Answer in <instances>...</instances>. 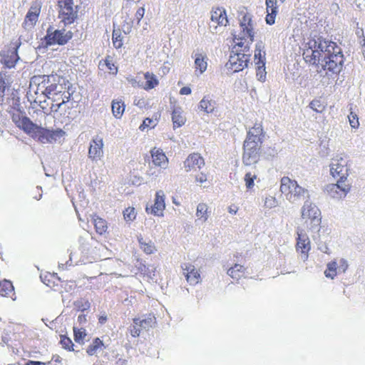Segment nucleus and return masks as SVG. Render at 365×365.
Listing matches in <instances>:
<instances>
[{
  "mask_svg": "<svg viewBox=\"0 0 365 365\" xmlns=\"http://www.w3.org/2000/svg\"><path fill=\"white\" fill-rule=\"evenodd\" d=\"M323 54L317 66L318 68H321L320 70H317L318 73H321L323 70L332 73H339L344 63V55L341 48L335 42L329 41L327 48L324 51Z\"/></svg>",
  "mask_w": 365,
  "mask_h": 365,
  "instance_id": "f257e3e1",
  "label": "nucleus"
},
{
  "mask_svg": "<svg viewBox=\"0 0 365 365\" xmlns=\"http://www.w3.org/2000/svg\"><path fill=\"white\" fill-rule=\"evenodd\" d=\"M280 191L285 195L286 199L293 204L310 198L309 191L289 177H283L281 179Z\"/></svg>",
  "mask_w": 365,
  "mask_h": 365,
  "instance_id": "f03ea898",
  "label": "nucleus"
},
{
  "mask_svg": "<svg viewBox=\"0 0 365 365\" xmlns=\"http://www.w3.org/2000/svg\"><path fill=\"white\" fill-rule=\"evenodd\" d=\"M329 41L318 36L309 39L305 45L303 58L307 63L319 66V61L324 55V51L327 48Z\"/></svg>",
  "mask_w": 365,
  "mask_h": 365,
  "instance_id": "7ed1b4c3",
  "label": "nucleus"
},
{
  "mask_svg": "<svg viewBox=\"0 0 365 365\" xmlns=\"http://www.w3.org/2000/svg\"><path fill=\"white\" fill-rule=\"evenodd\" d=\"M73 36V34L70 31L55 29L53 26H49L46 31V35L44 38L46 44L53 45L66 44Z\"/></svg>",
  "mask_w": 365,
  "mask_h": 365,
  "instance_id": "20e7f679",
  "label": "nucleus"
},
{
  "mask_svg": "<svg viewBox=\"0 0 365 365\" xmlns=\"http://www.w3.org/2000/svg\"><path fill=\"white\" fill-rule=\"evenodd\" d=\"M251 54L239 52L236 48V52L232 53L230 56L226 67L232 70L233 72H239L248 66L250 61Z\"/></svg>",
  "mask_w": 365,
  "mask_h": 365,
  "instance_id": "39448f33",
  "label": "nucleus"
},
{
  "mask_svg": "<svg viewBox=\"0 0 365 365\" xmlns=\"http://www.w3.org/2000/svg\"><path fill=\"white\" fill-rule=\"evenodd\" d=\"M350 190V185L341 180H338L336 183L327 185L324 187V192L330 197L335 200L344 198L349 192Z\"/></svg>",
  "mask_w": 365,
  "mask_h": 365,
  "instance_id": "423d86ee",
  "label": "nucleus"
},
{
  "mask_svg": "<svg viewBox=\"0 0 365 365\" xmlns=\"http://www.w3.org/2000/svg\"><path fill=\"white\" fill-rule=\"evenodd\" d=\"M260 147L261 145L257 144L255 140L252 142H244L242 162L245 165H252L257 163L259 158V151Z\"/></svg>",
  "mask_w": 365,
  "mask_h": 365,
  "instance_id": "0eeeda50",
  "label": "nucleus"
},
{
  "mask_svg": "<svg viewBox=\"0 0 365 365\" xmlns=\"http://www.w3.org/2000/svg\"><path fill=\"white\" fill-rule=\"evenodd\" d=\"M59 6V16L65 24L73 23L77 18V11L74 8L73 0H58Z\"/></svg>",
  "mask_w": 365,
  "mask_h": 365,
  "instance_id": "6e6552de",
  "label": "nucleus"
},
{
  "mask_svg": "<svg viewBox=\"0 0 365 365\" xmlns=\"http://www.w3.org/2000/svg\"><path fill=\"white\" fill-rule=\"evenodd\" d=\"M348 160L343 157H336L332 159L330 164V173L334 178L346 181L349 176Z\"/></svg>",
  "mask_w": 365,
  "mask_h": 365,
  "instance_id": "1a4fd4ad",
  "label": "nucleus"
},
{
  "mask_svg": "<svg viewBox=\"0 0 365 365\" xmlns=\"http://www.w3.org/2000/svg\"><path fill=\"white\" fill-rule=\"evenodd\" d=\"M65 135L62 129L49 130L41 126L39 127L34 139L42 143H53Z\"/></svg>",
  "mask_w": 365,
  "mask_h": 365,
  "instance_id": "9d476101",
  "label": "nucleus"
},
{
  "mask_svg": "<svg viewBox=\"0 0 365 365\" xmlns=\"http://www.w3.org/2000/svg\"><path fill=\"white\" fill-rule=\"evenodd\" d=\"M104 143L103 138L96 135L90 142L88 157L93 162H97L103 157Z\"/></svg>",
  "mask_w": 365,
  "mask_h": 365,
  "instance_id": "9b49d317",
  "label": "nucleus"
},
{
  "mask_svg": "<svg viewBox=\"0 0 365 365\" xmlns=\"http://www.w3.org/2000/svg\"><path fill=\"white\" fill-rule=\"evenodd\" d=\"M297 251L302 255L303 261H306L308 258V252L311 249L310 241L307 235L303 233L302 230L297 231Z\"/></svg>",
  "mask_w": 365,
  "mask_h": 365,
  "instance_id": "f8f14e48",
  "label": "nucleus"
},
{
  "mask_svg": "<svg viewBox=\"0 0 365 365\" xmlns=\"http://www.w3.org/2000/svg\"><path fill=\"white\" fill-rule=\"evenodd\" d=\"M40 11L41 5L37 2L34 3L27 12L23 23L24 29H31L34 26L38 21Z\"/></svg>",
  "mask_w": 365,
  "mask_h": 365,
  "instance_id": "ddd939ff",
  "label": "nucleus"
},
{
  "mask_svg": "<svg viewBox=\"0 0 365 365\" xmlns=\"http://www.w3.org/2000/svg\"><path fill=\"white\" fill-rule=\"evenodd\" d=\"M165 208V194L163 190H158L155 193V203L150 208L146 207V212L157 216H163Z\"/></svg>",
  "mask_w": 365,
  "mask_h": 365,
  "instance_id": "4468645a",
  "label": "nucleus"
},
{
  "mask_svg": "<svg viewBox=\"0 0 365 365\" xmlns=\"http://www.w3.org/2000/svg\"><path fill=\"white\" fill-rule=\"evenodd\" d=\"M16 126L22 129L25 133L30 135L34 139L36 135L37 131L40 126L34 123L26 116H18Z\"/></svg>",
  "mask_w": 365,
  "mask_h": 365,
  "instance_id": "2eb2a0df",
  "label": "nucleus"
},
{
  "mask_svg": "<svg viewBox=\"0 0 365 365\" xmlns=\"http://www.w3.org/2000/svg\"><path fill=\"white\" fill-rule=\"evenodd\" d=\"M301 215L305 221L312 219L314 216H320L321 211L318 207L313 203L310 200H306L301 209Z\"/></svg>",
  "mask_w": 365,
  "mask_h": 365,
  "instance_id": "dca6fc26",
  "label": "nucleus"
},
{
  "mask_svg": "<svg viewBox=\"0 0 365 365\" xmlns=\"http://www.w3.org/2000/svg\"><path fill=\"white\" fill-rule=\"evenodd\" d=\"M182 268L184 271L183 274L190 284L195 285L199 282L200 274L193 264L185 263L182 265Z\"/></svg>",
  "mask_w": 365,
  "mask_h": 365,
  "instance_id": "f3484780",
  "label": "nucleus"
},
{
  "mask_svg": "<svg viewBox=\"0 0 365 365\" xmlns=\"http://www.w3.org/2000/svg\"><path fill=\"white\" fill-rule=\"evenodd\" d=\"M204 165L205 161L203 158L197 153L190 154L184 162V167L186 172L200 169Z\"/></svg>",
  "mask_w": 365,
  "mask_h": 365,
  "instance_id": "a211bd4d",
  "label": "nucleus"
},
{
  "mask_svg": "<svg viewBox=\"0 0 365 365\" xmlns=\"http://www.w3.org/2000/svg\"><path fill=\"white\" fill-rule=\"evenodd\" d=\"M235 46L233 47L232 53L236 52V48L240 53H247L250 51V45L253 41H251V37H247L246 33H242V36L235 38L234 40Z\"/></svg>",
  "mask_w": 365,
  "mask_h": 365,
  "instance_id": "6ab92c4d",
  "label": "nucleus"
},
{
  "mask_svg": "<svg viewBox=\"0 0 365 365\" xmlns=\"http://www.w3.org/2000/svg\"><path fill=\"white\" fill-rule=\"evenodd\" d=\"M263 137L264 134L262 124L255 123V125L248 131L245 141L252 142L255 140L257 144L262 145Z\"/></svg>",
  "mask_w": 365,
  "mask_h": 365,
  "instance_id": "aec40b11",
  "label": "nucleus"
},
{
  "mask_svg": "<svg viewBox=\"0 0 365 365\" xmlns=\"http://www.w3.org/2000/svg\"><path fill=\"white\" fill-rule=\"evenodd\" d=\"M49 76H34L32 78V82L34 83H38V89L40 90L41 87L42 88H44L43 91H42L43 94L48 96V95L51 94L52 92H53L56 88L57 86L56 84H51L49 86H46V82L48 81Z\"/></svg>",
  "mask_w": 365,
  "mask_h": 365,
  "instance_id": "412c9836",
  "label": "nucleus"
},
{
  "mask_svg": "<svg viewBox=\"0 0 365 365\" xmlns=\"http://www.w3.org/2000/svg\"><path fill=\"white\" fill-rule=\"evenodd\" d=\"M240 27L242 33H246L247 37H251V41H254L253 24L250 14H245L240 20Z\"/></svg>",
  "mask_w": 365,
  "mask_h": 365,
  "instance_id": "4be33fe9",
  "label": "nucleus"
},
{
  "mask_svg": "<svg viewBox=\"0 0 365 365\" xmlns=\"http://www.w3.org/2000/svg\"><path fill=\"white\" fill-rule=\"evenodd\" d=\"M215 108L216 102L210 95L205 96L198 105V109L207 114L213 113Z\"/></svg>",
  "mask_w": 365,
  "mask_h": 365,
  "instance_id": "5701e85b",
  "label": "nucleus"
},
{
  "mask_svg": "<svg viewBox=\"0 0 365 365\" xmlns=\"http://www.w3.org/2000/svg\"><path fill=\"white\" fill-rule=\"evenodd\" d=\"M151 156L155 165L166 168L168 160L162 150L154 148L151 150Z\"/></svg>",
  "mask_w": 365,
  "mask_h": 365,
  "instance_id": "b1692460",
  "label": "nucleus"
},
{
  "mask_svg": "<svg viewBox=\"0 0 365 365\" xmlns=\"http://www.w3.org/2000/svg\"><path fill=\"white\" fill-rule=\"evenodd\" d=\"M267 12L266 22L269 25L274 24L277 13V0H266Z\"/></svg>",
  "mask_w": 365,
  "mask_h": 365,
  "instance_id": "393cba45",
  "label": "nucleus"
},
{
  "mask_svg": "<svg viewBox=\"0 0 365 365\" xmlns=\"http://www.w3.org/2000/svg\"><path fill=\"white\" fill-rule=\"evenodd\" d=\"M211 20L220 26H226L228 23L226 11L223 8H217L211 13Z\"/></svg>",
  "mask_w": 365,
  "mask_h": 365,
  "instance_id": "a878e982",
  "label": "nucleus"
},
{
  "mask_svg": "<svg viewBox=\"0 0 365 365\" xmlns=\"http://www.w3.org/2000/svg\"><path fill=\"white\" fill-rule=\"evenodd\" d=\"M195 58V68L200 71V73H203L207 67V57L202 53L196 52L192 56Z\"/></svg>",
  "mask_w": 365,
  "mask_h": 365,
  "instance_id": "bb28decb",
  "label": "nucleus"
},
{
  "mask_svg": "<svg viewBox=\"0 0 365 365\" xmlns=\"http://www.w3.org/2000/svg\"><path fill=\"white\" fill-rule=\"evenodd\" d=\"M172 120L174 128H179L185 123L186 118L182 115V110L180 107H175L172 113Z\"/></svg>",
  "mask_w": 365,
  "mask_h": 365,
  "instance_id": "cd10ccee",
  "label": "nucleus"
},
{
  "mask_svg": "<svg viewBox=\"0 0 365 365\" xmlns=\"http://www.w3.org/2000/svg\"><path fill=\"white\" fill-rule=\"evenodd\" d=\"M18 60V55L16 51L8 52L7 54H4L1 60V63H4L8 68H12L15 66L16 62Z\"/></svg>",
  "mask_w": 365,
  "mask_h": 365,
  "instance_id": "c85d7f7f",
  "label": "nucleus"
},
{
  "mask_svg": "<svg viewBox=\"0 0 365 365\" xmlns=\"http://www.w3.org/2000/svg\"><path fill=\"white\" fill-rule=\"evenodd\" d=\"M113 115L116 118H120L125 110L124 103L121 100H113L111 104Z\"/></svg>",
  "mask_w": 365,
  "mask_h": 365,
  "instance_id": "c756f323",
  "label": "nucleus"
},
{
  "mask_svg": "<svg viewBox=\"0 0 365 365\" xmlns=\"http://www.w3.org/2000/svg\"><path fill=\"white\" fill-rule=\"evenodd\" d=\"M138 240L140 248L143 250L145 253L150 255L156 251V248L154 243L152 242L150 240H148L147 242L146 240H144L142 236H138Z\"/></svg>",
  "mask_w": 365,
  "mask_h": 365,
  "instance_id": "7c9ffc66",
  "label": "nucleus"
},
{
  "mask_svg": "<svg viewBox=\"0 0 365 365\" xmlns=\"http://www.w3.org/2000/svg\"><path fill=\"white\" fill-rule=\"evenodd\" d=\"M322 217L320 216H314L312 219L307 220L305 223L309 230L313 232H318L320 230Z\"/></svg>",
  "mask_w": 365,
  "mask_h": 365,
  "instance_id": "2f4dec72",
  "label": "nucleus"
},
{
  "mask_svg": "<svg viewBox=\"0 0 365 365\" xmlns=\"http://www.w3.org/2000/svg\"><path fill=\"white\" fill-rule=\"evenodd\" d=\"M264 45L262 42H258L256 44L255 51V60L256 61L255 64L259 65L262 63H265L264 58L265 56L264 51H263Z\"/></svg>",
  "mask_w": 365,
  "mask_h": 365,
  "instance_id": "473e14b6",
  "label": "nucleus"
},
{
  "mask_svg": "<svg viewBox=\"0 0 365 365\" xmlns=\"http://www.w3.org/2000/svg\"><path fill=\"white\" fill-rule=\"evenodd\" d=\"M244 273L245 268L242 265L239 264H235L234 267H230L227 270V274L234 279H239L241 277L243 276Z\"/></svg>",
  "mask_w": 365,
  "mask_h": 365,
  "instance_id": "72a5a7b5",
  "label": "nucleus"
},
{
  "mask_svg": "<svg viewBox=\"0 0 365 365\" xmlns=\"http://www.w3.org/2000/svg\"><path fill=\"white\" fill-rule=\"evenodd\" d=\"M208 206L207 204L201 202L197 207L196 216L198 219H202L203 222H206L209 217Z\"/></svg>",
  "mask_w": 365,
  "mask_h": 365,
  "instance_id": "f704fd0d",
  "label": "nucleus"
},
{
  "mask_svg": "<svg viewBox=\"0 0 365 365\" xmlns=\"http://www.w3.org/2000/svg\"><path fill=\"white\" fill-rule=\"evenodd\" d=\"M93 221L97 233L102 235L106 232L108 227L105 220L96 217L93 218Z\"/></svg>",
  "mask_w": 365,
  "mask_h": 365,
  "instance_id": "c9c22d12",
  "label": "nucleus"
},
{
  "mask_svg": "<svg viewBox=\"0 0 365 365\" xmlns=\"http://www.w3.org/2000/svg\"><path fill=\"white\" fill-rule=\"evenodd\" d=\"M73 335L74 340L76 342L79 344H83L84 339L87 335L86 329L84 328H78L76 327H73Z\"/></svg>",
  "mask_w": 365,
  "mask_h": 365,
  "instance_id": "e433bc0d",
  "label": "nucleus"
},
{
  "mask_svg": "<svg viewBox=\"0 0 365 365\" xmlns=\"http://www.w3.org/2000/svg\"><path fill=\"white\" fill-rule=\"evenodd\" d=\"M103 346V341L99 338H96L93 340L92 344L88 346L86 352L88 355H94Z\"/></svg>",
  "mask_w": 365,
  "mask_h": 365,
  "instance_id": "4c0bfd02",
  "label": "nucleus"
},
{
  "mask_svg": "<svg viewBox=\"0 0 365 365\" xmlns=\"http://www.w3.org/2000/svg\"><path fill=\"white\" fill-rule=\"evenodd\" d=\"M145 79L146 80L145 86V89H152L158 84V80L153 73H150L148 72L145 73Z\"/></svg>",
  "mask_w": 365,
  "mask_h": 365,
  "instance_id": "58836bf2",
  "label": "nucleus"
},
{
  "mask_svg": "<svg viewBox=\"0 0 365 365\" xmlns=\"http://www.w3.org/2000/svg\"><path fill=\"white\" fill-rule=\"evenodd\" d=\"M337 263L335 261L331 262L327 264V269L324 271V274L327 277L334 279L336 275Z\"/></svg>",
  "mask_w": 365,
  "mask_h": 365,
  "instance_id": "ea45409f",
  "label": "nucleus"
},
{
  "mask_svg": "<svg viewBox=\"0 0 365 365\" xmlns=\"http://www.w3.org/2000/svg\"><path fill=\"white\" fill-rule=\"evenodd\" d=\"M60 344H61L62 348L64 349L69 351H74V344L72 340L66 335H61Z\"/></svg>",
  "mask_w": 365,
  "mask_h": 365,
  "instance_id": "a19ab883",
  "label": "nucleus"
},
{
  "mask_svg": "<svg viewBox=\"0 0 365 365\" xmlns=\"http://www.w3.org/2000/svg\"><path fill=\"white\" fill-rule=\"evenodd\" d=\"M145 322L146 321H139V322L134 321L133 324H132L129 329L130 333L133 337H136L140 335L141 328H142V324L143 322Z\"/></svg>",
  "mask_w": 365,
  "mask_h": 365,
  "instance_id": "79ce46f5",
  "label": "nucleus"
},
{
  "mask_svg": "<svg viewBox=\"0 0 365 365\" xmlns=\"http://www.w3.org/2000/svg\"><path fill=\"white\" fill-rule=\"evenodd\" d=\"M113 43L115 48H120L123 46V38L120 30L114 29L113 31Z\"/></svg>",
  "mask_w": 365,
  "mask_h": 365,
  "instance_id": "37998d69",
  "label": "nucleus"
},
{
  "mask_svg": "<svg viewBox=\"0 0 365 365\" xmlns=\"http://www.w3.org/2000/svg\"><path fill=\"white\" fill-rule=\"evenodd\" d=\"M257 178L256 174H252L250 172H248L245 174L244 180L245 182V185L247 189H251L254 187V181Z\"/></svg>",
  "mask_w": 365,
  "mask_h": 365,
  "instance_id": "c03bdc74",
  "label": "nucleus"
},
{
  "mask_svg": "<svg viewBox=\"0 0 365 365\" xmlns=\"http://www.w3.org/2000/svg\"><path fill=\"white\" fill-rule=\"evenodd\" d=\"M74 306L75 309L83 312L90 307V303L88 300L81 299L75 302Z\"/></svg>",
  "mask_w": 365,
  "mask_h": 365,
  "instance_id": "a18cd8bd",
  "label": "nucleus"
},
{
  "mask_svg": "<svg viewBox=\"0 0 365 365\" xmlns=\"http://www.w3.org/2000/svg\"><path fill=\"white\" fill-rule=\"evenodd\" d=\"M124 219L126 221H133L135 219L136 213L133 207H128L123 211Z\"/></svg>",
  "mask_w": 365,
  "mask_h": 365,
  "instance_id": "49530a36",
  "label": "nucleus"
},
{
  "mask_svg": "<svg viewBox=\"0 0 365 365\" xmlns=\"http://www.w3.org/2000/svg\"><path fill=\"white\" fill-rule=\"evenodd\" d=\"M278 205V201L273 196H267L264 200V207L269 209L274 208Z\"/></svg>",
  "mask_w": 365,
  "mask_h": 365,
  "instance_id": "de8ad7c7",
  "label": "nucleus"
},
{
  "mask_svg": "<svg viewBox=\"0 0 365 365\" xmlns=\"http://www.w3.org/2000/svg\"><path fill=\"white\" fill-rule=\"evenodd\" d=\"M257 76L261 81H264L266 78L265 63L257 65Z\"/></svg>",
  "mask_w": 365,
  "mask_h": 365,
  "instance_id": "09e8293b",
  "label": "nucleus"
},
{
  "mask_svg": "<svg viewBox=\"0 0 365 365\" xmlns=\"http://www.w3.org/2000/svg\"><path fill=\"white\" fill-rule=\"evenodd\" d=\"M1 290L5 292V294H9L14 291V287L10 281L4 280L0 283Z\"/></svg>",
  "mask_w": 365,
  "mask_h": 365,
  "instance_id": "8fccbe9b",
  "label": "nucleus"
},
{
  "mask_svg": "<svg viewBox=\"0 0 365 365\" xmlns=\"http://www.w3.org/2000/svg\"><path fill=\"white\" fill-rule=\"evenodd\" d=\"M5 88H6V82L4 80V75L2 73H0V102L3 101Z\"/></svg>",
  "mask_w": 365,
  "mask_h": 365,
  "instance_id": "3c124183",
  "label": "nucleus"
},
{
  "mask_svg": "<svg viewBox=\"0 0 365 365\" xmlns=\"http://www.w3.org/2000/svg\"><path fill=\"white\" fill-rule=\"evenodd\" d=\"M156 123L151 118H146L143 120V123L140 125L139 128L143 130L146 128H153Z\"/></svg>",
  "mask_w": 365,
  "mask_h": 365,
  "instance_id": "603ef678",
  "label": "nucleus"
},
{
  "mask_svg": "<svg viewBox=\"0 0 365 365\" xmlns=\"http://www.w3.org/2000/svg\"><path fill=\"white\" fill-rule=\"evenodd\" d=\"M348 266L349 265L347 261L345 259L341 258L339 259V265L337 266V269L339 270V272H341L344 273L347 269Z\"/></svg>",
  "mask_w": 365,
  "mask_h": 365,
  "instance_id": "864d4df0",
  "label": "nucleus"
},
{
  "mask_svg": "<svg viewBox=\"0 0 365 365\" xmlns=\"http://www.w3.org/2000/svg\"><path fill=\"white\" fill-rule=\"evenodd\" d=\"M349 123L350 125L354 128H358L359 123L358 120V118L356 115H354L352 113H351V115L349 116Z\"/></svg>",
  "mask_w": 365,
  "mask_h": 365,
  "instance_id": "5fc2aeb1",
  "label": "nucleus"
},
{
  "mask_svg": "<svg viewBox=\"0 0 365 365\" xmlns=\"http://www.w3.org/2000/svg\"><path fill=\"white\" fill-rule=\"evenodd\" d=\"M56 277V274H46L45 276H41L42 282L48 287L52 286L51 279L50 278Z\"/></svg>",
  "mask_w": 365,
  "mask_h": 365,
  "instance_id": "6e6d98bb",
  "label": "nucleus"
},
{
  "mask_svg": "<svg viewBox=\"0 0 365 365\" xmlns=\"http://www.w3.org/2000/svg\"><path fill=\"white\" fill-rule=\"evenodd\" d=\"M144 14H145V9L143 7H140L136 11L135 19H137L138 24H139L140 20L143 19Z\"/></svg>",
  "mask_w": 365,
  "mask_h": 365,
  "instance_id": "4d7b16f0",
  "label": "nucleus"
},
{
  "mask_svg": "<svg viewBox=\"0 0 365 365\" xmlns=\"http://www.w3.org/2000/svg\"><path fill=\"white\" fill-rule=\"evenodd\" d=\"M309 107L317 112L322 111V110L319 109V108L320 107V103L319 101H312L309 104Z\"/></svg>",
  "mask_w": 365,
  "mask_h": 365,
  "instance_id": "13d9d810",
  "label": "nucleus"
},
{
  "mask_svg": "<svg viewBox=\"0 0 365 365\" xmlns=\"http://www.w3.org/2000/svg\"><path fill=\"white\" fill-rule=\"evenodd\" d=\"M207 180V175L204 173H200L195 176V181L200 183H203Z\"/></svg>",
  "mask_w": 365,
  "mask_h": 365,
  "instance_id": "bf43d9fd",
  "label": "nucleus"
},
{
  "mask_svg": "<svg viewBox=\"0 0 365 365\" xmlns=\"http://www.w3.org/2000/svg\"><path fill=\"white\" fill-rule=\"evenodd\" d=\"M192 92L191 88L187 86H184L180 90V93L181 95H189Z\"/></svg>",
  "mask_w": 365,
  "mask_h": 365,
  "instance_id": "052dcab7",
  "label": "nucleus"
},
{
  "mask_svg": "<svg viewBox=\"0 0 365 365\" xmlns=\"http://www.w3.org/2000/svg\"><path fill=\"white\" fill-rule=\"evenodd\" d=\"M65 103L66 101L63 100V101L60 103L53 104L51 108L53 111L57 112Z\"/></svg>",
  "mask_w": 365,
  "mask_h": 365,
  "instance_id": "680f3d73",
  "label": "nucleus"
},
{
  "mask_svg": "<svg viewBox=\"0 0 365 365\" xmlns=\"http://www.w3.org/2000/svg\"><path fill=\"white\" fill-rule=\"evenodd\" d=\"M318 249L324 253L329 254V249L325 243L322 245H319Z\"/></svg>",
  "mask_w": 365,
  "mask_h": 365,
  "instance_id": "e2e57ef3",
  "label": "nucleus"
},
{
  "mask_svg": "<svg viewBox=\"0 0 365 365\" xmlns=\"http://www.w3.org/2000/svg\"><path fill=\"white\" fill-rule=\"evenodd\" d=\"M278 150L277 149L274 148H268L267 150V154L269 156L274 157L277 155Z\"/></svg>",
  "mask_w": 365,
  "mask_h": 365,
  "instance_id": "0e129e2a",
  "label": "nucleus"
},
{
  "mask_svg": "<svg viewBox=\"0 0 365 365\" xmlns=\"http://www.w3.org/2000/svg\"><path fill=\"white\" fill-rule=\"evenodd\" d=\"M237 211H238V207L236 205H232L228 207V212L230 214L235 215V214H237Z\"/></svg>",
  "mask_w": 365,
  "mask_h": 365,
  "instance_id": "69168bd1",
  "label": "nucleus"
},
{
  "mask_svg": "<svg viewBox=\"0 0 365 365\" xmlns=\"http://www.w3.org/2000/svg\"><path fill=\"white\" fill-rule=\"evenodd\" d=\"M106 64L110 71H113L114 70L115 71V72L117 71V68L109 61L106 60Z\"/></svg>",
  "mask_w": 365,
  "mask_h": 365,
  "instance_id": "338daca9",
  "label": "nucleus"
},
{
  "mask_svg": "<svg viewBox=\"0 0 365 365\" xmlns=\"http://www.w3.org/2000/svg\"><path fill=\"white\" fill-rule=\"evenodd\" d=\"M25 365H41V361H29Z\"/></svg>",
  "mask_w": 365,
  "mask_h": 365,
  "instance_id": "774afa93",
  "label": "nucleus"
}]
</instances>
